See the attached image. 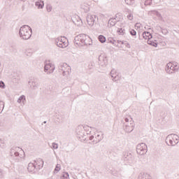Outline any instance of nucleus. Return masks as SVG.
I'll return each instance as SVG.
<instances>
[{"label": "nucleus", "instance_id": "1", "mask_svg": "<svg viewBox=\"0 0 179 179\" xmlns=\"http://www.w3.org/2000/svg\"><path fill=\"white\" fill-rule=\"evenodd\" d=\"M20 35L23 40H29L31 37V29L29 26H24L20 29Z\"/></svg>", "mask_w": 179, "mask_h": 179}, {"label": "nucleus", "instance_id": "2", "mask_svg": "<svg viewBox=\"0 0 179 179\" xmlns=\"http://www.w3.org/2000/svg\"><path fill=\"white\" fill-rule=\"evenodd\" d=\"M166 143L169 146H174L178 143V136L176 134H171L166 138Z\"/></svg>", "mask_w": 179, "mask_h": 179}, {"label": "nucleus", "instance_id": "3", "mask_svg": "<svg viewBox=\"0 0 179 179\" xmlns=\"http://www.w3.org/2000/svg\"><path fill=\"white\" fill-rule=\"evenodd\" d=\"M57 45L60 48H66L68 47V39L64 36H60L57 38Z\"/></svg>", "mask_w": 179, "mask_h": 179}, {"label": "nucleus", "instance_id": "4", "mask_svg": "<svg viewBox=\"0 0 179 179\" xmlns=\"http://www.w3.org/2000/svg\"><path fill=\"white\" fill-rule=\"evenodd\" d=\"M147 151L146 144L141 143L137 145L136 152L138 155H145Z\"/></svg>", "mask_w": 179, "mask_h": 179}, {"label": "nucleus", "instance_id": "5", "mask_svg": "<svg viewBox=\"0 0 179 179\" xmlns=\"http://www.w3.org/2000/svg\"><path fill=\"white\" fill-rule=\"evenodd\" d=\"M86 40V35L85 34H80L75 38V43L78 45L80 44H83Z\"/></svg>", "mask_w": 179, "mask_h": 179}, {"label": "nucleus", "instance_id": "6", "mask_svg": "<svg viewBox=\"0 0 179 179\" xmlns=\"http://www.w3.org/2000/svg\"><path fill=\"white\" fill-rule=\"evenodd\" d=\"M55 69V66L50 62H47L45 65V71H49V73L53 72Z\"/></svg>", "mask_w": 179, "mask_h": 179}, {"label": "nucleus", "instance_id": "7", "mask_svg": "<svg viewBox=\"0 0 179 179\" xmlns=\"http://www.w3.org/2000/svg\"><path fill=\"white\" fill-rule=\"evenodd\" d=\"M94 20H96V15H90L87 18L89 26H93L94 24Z\"/></svg>", "mask_w": 179, "mask_h": 179}, {"label": "nucleus", "instance_id": "8", "mask_svg": "<svg viewBox=\"0 0 179 179\" xmlns=\"http://www.w3.org/2000/svg\"><path fill=\"white\" fill-rule=\"evenodd\" d=\"M61 69L63 71V73H69V72H71V66L67 64H64L61 66Z\"/></svg>", "mask_w": 179, "mask_h": 179}, {"label": "nucleus", "instance_id": "9", "mask_svg": "<svg viewBox=\"0 0 179 179\" xmlns=\"http://www.w3.org/2000/svg\"><path fill=\"white\" fill-rule=\"evenodd\" d=\"M73 22L76 26H80V24L82 23V20L80 19V17L78 15H75L73 17Z\"/></svg>", "mask_w": 179, "mask_h": 179}, {"label": "nucleus", "instance_id": "10", "mask_svg": "<svg viewBox=\"0 0 179 179\" xmlns=\"http://www.w3.org/2000/svg\"><path fill=\"white\" fill-rule=\"evenodd\" d=\"M148 44L152 45V47H157V41L155 40V38L152 37V38L148 41Z\"/></svg>", "mask_w": 179, "mask_h": 179}, {"label": "nucleus", "instance_id": "11", "mask_svg": "<svg viewBox=\"0 0 179 179\" xmlns=\"http://www.w3.org/2000/svg\"><path fill=\"white\" fill-rule=\"evenodd\" d=\"M143 38H145V40H150V38H152V34H150V32L149 31H145L143 33Z\"/></svg>", "mask_w": 179, "mask_h": 179}, {"label": "nucleus", "instance_id": "12", "mask_svg": "<svg viewBox=\"0 0 179 179\" xmlns=\"http://www.w3.org/2000/svg\"><path fill=\"white\" fill-rule=\"evenodd\" d=\"M27 169H28V171L31 173V172L34 171V170H36V166L33 163H29L28 164Z\"/></svg>", "mask_w": 179, "mask_h": 179}, {"label": "nucleus", "instance_id": "13", "mask_svg": "<svg viewBox=\"0 0 179 179\" xmlns=\"http://www.w3.org/2000/svg\"><path fill=\"white\" fill-rule=\"evenodd\" d=\"M36 6L39 8L42 9V8L44 6V2L42 1H37L36 3Z\"/></svg>", "mask_w": 179, "mask_h": 179}, {"label": "nucleus", "instance_id": "14", "mask_svg": "<svg viewBox=\"0 0 179 179\" xmlns=\"http://www.w3.org/2000/svg\"><path fill=\"white\" fill-rule=\"evenodd\" d=\"M36 164L38 166V167H43L44 166V161L41 159H38L36 160Z\"/></svg>", "mask_w": 179, "mask_h": 179}, {"label": "nucleus", "instance_id": "15", "mask_svg": "<svg viewBox=\"0 0 179 179\" xmlns=\"http://www.w3.org/2000/svg\"><path fill=\"white\" fill-rule=\"evenodd\" d=\"M117 20L114 18H111L110 20H109L108 21V25L109 26H115V23H116Z\"/></svg>", "mask_w": 179, "mask_h": 179}, {"label": "nucleus", "instance_id": "16", "mask_svg": "<svg viewBox=\"0 0 179 179\" xmlns=\"http://www.w3.org/2000/svg\"><path fill=\"white\" fill-rule=\"evenodd\" d=\"M99 40L100 43H106V38L103 35H100L99 36Z\"/></svg>", "mask_w": 179, "mask_h": 179}, {"label": "nucleus", "instance_id": "17", "mask_svg": "<svg viewBox=\"0 0 179 179\" xmlns=\"http://www.w3.org/2000/svg\"><path fill=\"white\" fill-rule=\"evenodd\" d=\"M125 2L127 5H133L135 0H125Z\"/></svg>", "mask_w": 179, "mask_h": 179}, {"label": "nucleus", "instance_id": "18", "mask_svg": "<svg viewBox=\"0 0 179 179\" xmlns=\"http://www.w3.org/2000/svg\"><path fill=\"white\" fill-rule=\"evenodd\" d=\"M26 100V98H24V96H21L18 99V103H22V101H24Z\"/></svg>", "mask_w": 179, "mask_h": 179}, {"label": "nucleus", "instance_id": "19", "mask_svg": "<svg viewBox=\"0 0 179 179\" xmlns=\"http://www.w3.org/2000/svg\"><path fill=\"white\" fill-rule=\"evenodd\" d=\"M59 170H61V164H57L55 167V171L58 172V171H59Z\"/></svg>", "mask_w": 179, "mask_h": 179}, {"label": "nucleus", "instance_id": "20", "mask_svg": "<svg viewBox=\"0 0 179 179\" xmlns=\"http://www.w3.org/2000/svg\"><path fill=\"white\" fill-rule=\"evenodd\" d=\"M63 178H64V179H69V174L68 173H64Z\"/></svg>", "mask_w": 179, "mask_h": 179}, {"label": "nucleus", "instance_id": "21", "mask_svg": "<svg viewBox=\"0 0 179 179\" xmlns=\"http://www.w3.org/2000/svg\"><path fill=\"white\" fill-rule=\"evenodd\" d=\"M46 9H47L48 12H51V10H52V7L50 5H48L46 7Z\"/></svg>", "mask_w": 179, "mask_h": 179}, {"label": "nucleus", "instance_id": "22", "mask_svg": "<svg viewBox=\"0 0 179 179\" xmlns=\"http://www.w3.org/2000/svg\"><path fill=\"white\" fill-rule=\"evenodd\" d=\"M130 34H131V36H136V31L135 30L132 29L130 31Z\"/></svg>", "mask_w": 179, "mask_h": 179}, {"label": "nucleus", "instance_id": "23", "mask_svg": "<svg viewBox=\"0 0 179 179\" xmlns=\"http://www.w3.org/2000/svg\"><path fill=\"white\" fill-rule=\"evenodd\" d=\"M52 148L53 149H58V144L52 143Z\"/></svg>", "mask_w": 179, "mask_h": 179}, {"label": "nucleus", "instance_id": "24", "mask_svg": "<svg viewBox=\"0 0 179 179\" xmlns=\"http://www.w3.org/2000/svg\"><path fill=\"white\" fill-rule=\"evenodd\" d=\"M0 87H5V83H3L2 81H0Z\"/></svg>", "mask_w": 179, "mask_h": 179}, {"label": "nucleus", "instance_id": "25", "mask_svg": "<svg viewBox=\"0 0 179 179\" xmlns=\"http://www.w3.org/2000/svg\"><path fill=\"white\" fill-rule=\"evenodd\" d=\"M117 32L122 34V33H124V30L122 29H118Z\"/></svg>", "mask_w": 179, "mask_h": 179}, {"label": "nucleus", "instance_id": "26", "mask_svg": "<svg viewBox=\"0 0 179 179\" xmlns=\"http://www.w3.org/2000/svg\"><path fill=\"white\" fill-rule=\"evenodd\" d=\"M140 179H146V177L144 175L143 176L140 177Z\"/></svg>", "mask_w": 179, "mask_h": 179}, {"label": "nucleus", "instance_id": "27", "mask_svg": "<svg viewBox=\"0 0 179 179\" xmlns=\"http://www.w3.org/2000/svg\"><path fill=\"white\" fill-rule=\"evenodd\" d=\"M127 17H128V19L131 20V19H132V15H129L127 16Z\"/></svg>", "mask_w": 179, "mask_h": 179}, {"label": "nucleus", "instance_id": "28", "mask_svg": "<svg viewBox=\"0 0 179 179\" xmlns=\"http://www.w3.org/2000/svg\"><path fill=\"white\" fill-rule=\"evenodd\" d=\"M171 63L168 64V66H171Z\"/></svg>", "mask_w": 179, "mask_h": 179}]
</instances>
